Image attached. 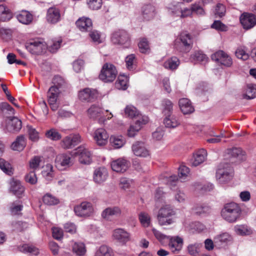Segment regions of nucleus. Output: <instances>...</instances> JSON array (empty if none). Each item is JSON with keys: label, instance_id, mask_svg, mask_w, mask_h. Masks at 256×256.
I'll list each match as a JSON object with an SVG mask.
<instances>
[{"label": "nucleus", "instance_id": "26", "mask_svg": "<svg viewBox=\"0 0 256 256\" xmlns=\"http://www.w3.org/2000/svg\"><path fill=\"white\" fill-rule=\"evenodd\" d=\"M108 177V172L104 167L96 168L94 172V180L97 184H102L106 180Z\"/></svg>", "mask_w": 256, "mask_h": 256}, {"label": "nucleus", "instance_id": "3", "mask_svg": "<svg viewBox=\"0 0 256 256\" xmlns=\"http://www.w3.org/2000/svg\"><path fill=\"white\" fill-rule=\"evenodd\" d=\"M242 209L240 206L235 202L226 204L221 210L222 218L229 223H234L240 218Z\"/></svg>", "mask_w": 256, "mask_h": 256}, {"label": "nucleus", "instance_id": "52", "mask_svg": "<svg viewBox=\"0 0 256 256\" xmlns=\"http://www.w3.org/2000/svg\"><path fill=\"white\" fill-rule=\"evenodd\" d=\"M0 168L8 175L10 176L13 174L10 164L2 158H0Z\"/></svg>", "mask_w": 256, "mask_h": 256}, {"label": "nucleus", "instance_id": "32", "mask_svg": "<svg viewBox=\"0 0 256 256\" xmlns=\"http://www.w3.org/2000/svg\"><path fill=\"white\" fill-rule=\"evenodd\" d=\"M126 139L122 136H111L110 138V146L115 149L122 148L126 144Z\"/></svg>", "mask_w": 256, "mask_h": 256}, {"label": "nucleus", "instance_id": "53", "mask_svg": "<svg viewBox=\"0 0 256 256\" xmlns=\"http://www.w3.org/2000/svg\"><path fill=\"white\" fill-rule=\"evenodd\" d=\"M43 202L45 204L49 206L56 205L60 202L58 198L49 194H46L44 196Z\"/></svg>", "mask_w": 256, "mask_h": 256}, {"label": "nucleus", "instance_id": "20", "mask_svg": "<svg viewBox=\"0 0 256 256\" xmlns=\"http://www.w3.org/2000/svg\"><path fill=\"white\" fill-rule=\"evenodd\" d=\"M240 22L244 28L249 30L256 25V16L250 13H244L240 16Z\"/></svg>", "mask_w": 256, "mask_h": 256}, {"label": "nucleus", "instance_id": "38", "mask_svg": "<svg viewBox=\"0 0 256 256\" xmlns=\"http://www.w3.org/2000/svg\"><path fill=\"white\" fill-rule=\"evenodd\" d=\"M18 20L24 24H28L32 20V16L28 12L22 10L17 15Z\"/></svg>", "mask_w": 256, "mask_h": 256}, {"label": "nucleus", "instance_id": "16", "mask_svg": "<svg viewBox=\"0 0 256 256\" xmlns=\"http://www.w3.org/2000/svg\"><path fill=\"white\" fill-rule=\"evenodd\" d=\"M148 118L146 116H138L135 122L132 124L128 130V136L129 137L134 136L142 126L148 123Z\"/></svg>", "mask_w": 256, "mask_h": 256}, {"label": "nucleus", "instance_id": "21", "mask_svg": "<svg viewBox=\"0 0 256 256\" xmlns=\"http://www.w3.org/2000/svg\"><path fill=\"white\" fill-rule=\"evenodd\" d=\"M133 154L136 156L146 158L150 155V150L142 142H137L132 146Z\"/></svg>", "mask_w": 256, "mask_h": 256}, {"label": "nucleus", "instance_id": "42", "mask_svg": "<svg viewBox=\"0 0 256 256\" xmlns=\"http://www.w3.org/2000/svg\"><path fill=\"white\" fill-rule=\"evenodd\" d=\"M128 78L124 75L120 74L115 83L116 87L118 90H125L128 88Z\"/></svg>", "mask_w": 256, "mask_h": 256}, {"label": "nucleus", "instance_id": "64", "mask_svg": "<svg viewBox=\"0 0 256 256\" xmlns=\"http://www.w3.org/2000/svg\"><path fill=\"white\" fill-rule=\"evenodd\" d=\"M211 27L218 31L225 32L228 30V27L220 20H215Z\"/></svg>", "mask_w": 256, "mask_h": 256}, {"label": "nucleus", "instance_id": "54", "mask_svg": "<svg viewBox=\"0 0 256 256\" xmlns=\"http://www.w3.org/2000/svg\"><path fill=\"white\" fill-rule=\"evenodd\" d=\"M46 136L52 140H58L61 138L60 134L55 128H51L46 132Z\"/></svg>", "mask_w": 256, "mask_h": 256}, {"label": "nucleus", "instance_id": "23", "mask_svg": "<svg viewBox=\"0 0 256 256\" xmlns=\"http://www.w3.org/2000/svg\"><path fill=\"white\" fill-rule=\"evenodd\" d=\"M46 21L51 24H55L60 20V13L58 8L52 6L46 12Z\"/></svg>", "mask_w": 256, "mask_h": 256}, {"label": "nucleus", "instance_id": "11", "mask_svg": "<svg viewBox=\"0 0 256 256\" xmlns=\"http://www.w3.org/2000/svg\"><path fill=\"white\" fill-rule=\"evenodd\" d=\"M212 60L226 67H230L233 64L232 57L223 50H219L211 56Z\"/></svg>", "mask_w": 256, "mask_h": 256}, {"label": "nucleus", "instance_id": "47", "mask_svg": "<svg viewBox=\"0 0 256 256\" xmlns=\"http://www.w3.org/2000/svg\"><path fill=\"white\" fill-rule=\"evenodd\" d=\"M18 249L20 251L23 252H28L35 255L38 254L39 253L38 250L32 245H30L28 244H24L22 246H20L18 247Z\"/></svg>", "mask_w": 256, "mask_h": 256}, {"label": "nucleus", "instance_id": "31", "mask_svg": "<svg viewBox=\"0 0 256 256\" xmlns=\"http://www.w3.org/2000/svg\"><path fill=\"white\" fill-rule=\"evenodd\" d=\"M26 145L25 137L20 135L18 136L16 140L12 144L11 148L14 150L22 151Z\"/></svg>", "mask_w": 256, "mask_h": 256}, {"label": "nucleus", "instance_id": "58", "mask_svg": "<svg viewBox=\"0 0 256 256\" xmlns=\"http://www.w3.org/2000/svg\"><path fill=\"white\" fill-rule=\"evenodd\" d=\"M88 4L92 10H97L100 8L102 6V0H88Z\"/></svg>", "mask_w": 256, "mask_h": 256}, {"label": "nucleus", "instance_id": "18", "mask_svg": "<svg viewBox=\"0 0 256 256\" xmlns=\"http://www.w3.org/2000/svg\"><path fill=\"white\" fill-rule=\"evenodd\" d=\"M81 142L79 134H70L64 137L60 142V144L64 149L71 148Z\"/></svg>", "mask_w": 256, "mask_h": 256}, {"label": "nucleus", "instance_id": "30", "mask_svg": "<svg viewBox=\"0 0 256 256\" xmlns=\"http://www.w3.org/2000/svg\"><path fill=\"white\" fill-rule=\"evenodd\" d=\"M206 155V151L204 149L197 151L194 154L192 164L196 166L202 163L205 160Z\"/></svg>", "mask_w": 256, "mask_h": 256}, {"label": "nucleus", "instance_id": "25", "mask_svg": "<svg viewBox=\"0 0 256 256\" xmlns=\"http://www.w3.org/2000/svg\"><path fill=\"white\" fill-rule=\"evenodd\" d=\"M122 213L121 208L118 206L108 207L102 212V216L106 220H110L114 216H120Z\"/></svg>", "mask_w": 256, "mask_h": 256}, {"label": "nucleus", "instance_id": "62", "mask_svg": "<svg viewBox=\"0 0 256 256\" xmlns=\"http://www.w3.org/2000/svg\"><path fill=\"white\" fill-rule=\"evenodd\" d=\"M89 36L94 42L99 44L102 42L100 33L97 30H93L90 32Z\"/></svg>", "mask_w": 256, "mask_h": 256}, {"label": "nucleus", "instance_id": "39", "mask_svg": "<svg viewBox=\"0 0 256 256\" xmlns=\"http://www.w3.org/2000/svg\"><path fill=\"white\" fill-rule=\"evenodd\" d=\"M142 16L144 20H148L154 16V8L151 5L144 6L142 8Z\"/></svg>", "mask_w": 256, "mask_h": 256}, {"label": "nucleus", "instance_id": "22", "mask_svg": "<svg viewBox=\"0 0 256 256\" xmlns=\"http://www.w3.org/2000/svg\"><path fill=\"white\" fill-rule=\"evenodd\" d=\"M10 192L18 198H21L24 192V188L18 180L12 179L10 182Z\"/></svg>", "mask_w": 256, "mask_h": 256}, {"label": "nucleus", "instance_id": "50", "mask_svg": "<svg viewBox=\"0 0 256 256\" xmlns=\"http://www.w3.org/2000/svg\"><path fill=\"white\" fill-rule=\"evenodd\" d=\"M157 219L160 226H168L174 222V218L158 214Z\"/></svg>", "mask_w": 256, "mask_h": 256}, {"label": "nucleus", "instance_id": "60", "mask_svg": "<svg viewBox=\"0 0 256 256\" xmlns=\"http://www.w3.org/2000/svg\"><path fill=\"white\" fill-rule=\"evenodd\" d=\"M42 161L41 158L38 156H35L29 162V165L30 168L35 170L37 169Z\"/></svg>", "mask_w": 256, "mask_h": 256}, {"label": "nucleus", "instance_id": "48", "mask_svg": "<svg viewBox=\"0 0 256 256\" xmlns=\"http://www.w3.org/2000/svg\"><path fill=\"white\" fill-rule=\"evenodd\" d=\"M158 214L174 218L176 212L170 206H166L159 210Z\"/></svg>", "mask_w": 256, "mask_h": 256}, {"label": "nucleus", "instance_id": "5", "mask_svg": "<svg viewBox=\"0 0 256 256\" xmlns=\"http://www.w3.org/2000/svg\"><path fill=\"white\" fill-rule=\"evenodd\" d=\"M118 74L116 67L110 63L104 64L100 70L99 78L104 82H113Z\"/></svg>", "mask_w": 256, "mask_h": 256}, {"label": "nucleus", "instance_id": "27", "mask_svg": "<svg viewBox=\"0 0 256 256\" xmlns=\"http://www.w3.org/2000/svg\"><path fill=\"white\" fill-rule=\"evenodd\" d=\"M76 24L79 30L84 32L90 31L92 26V20L85 16L79 18Z\"/></svg>", "mask_w": 256, "mask_h": 256}, {"label": "nucleus", "instance_id": "56", "mask_svg": "<svg viewBox=\"0 0 256 256\" xmlns=\"http://www.w3.org/2000/svg\"><path fill=\"white\" fill-rule=\"evenodd\" d=\"M176 8V14L177 15L180 14V17L181 18H184L190 16L192 14V7L190 9L186 8L182 10L181 6H177Z\"/></svg>", "mask_w": 256, "mask_h": 256}, {"label": "nucleus", "instance_id": "46", "mask_svg": "<svg viewBox=\"0 0 256 256\" xmlns=\"http://www.w3.org/2000/svg\"><path fill=\"white\" fill-rule=\"evenodd\" d=\"M174 200L176 202L184 204L187 201V196L183 192L177 190L174 193Z\"/></svg>", "mask_w": 256, "mask_h": 256}, {"label": "nucleus", "instance_id": "63", "mask_svg": "<svg viewBox=\"0 0 256 256\" xmlns=\"http://www.w3.org/2000/svg\"><path fill=\"white\" fill-rule=\"evenodd\" d=\"M138 47L140 51L142 53H146L149 50V44L146 38H142L139 43Z\"/></svg>", "mask_w": 256, "mask_h": 256}, {"label": "nucleus", "instance_id": "41", "mask_svg": "<svg viewBox=\"0 0 256 256\" xmlns=\"http://www.w3.org/2000/svg\"><path fill=\"white\" fill-rule=\"evenodd\" d=\"M138 219L142 226L148 228L151 224V217L146 212H142L138 214Z\"/></svg>", "mask_w": 256, "mask_h": 256}, {"label": "nucleus", "instance_id": "17", "mask_svg": "<svg viewBox=\"0 0 256 256\" xmlns=\"http://www.w3.org/2000/svg\"><path fill=\"white\" fill-rule=\"evenodd\" d=\"M98 96L97 90L88 88L80 90L78 93V98L82 102H92L97 98Z\"/></svg>", "mask_w": 256, "mask_h": 256}, {"label": "nucleus", "instance_id": "57", "mask_svg": "<svg viewBox=\"0 0 256 256\" xmlns=\"http://www.w3.org/2000/svg\"><path fill=\"white\" fill-rule=\"evenodd\" d=\"M246 95L249 99L255 98L256 96V85L251 84H248Z\"/></svg>", "mask_w": 256, "mask_h": 256}, {"label": "nucleus", "instance_id": "40", "mask_svg": "<svg viewBox=\"0 0 256 256\" xmlns=\"http://www.w3.org/2000/svg\"><path fill=\"white\" fill-rule=\"evenodd\" d=\"M162 112L164 116H168L172 114L173 111V104L168 100H164L162 103Z\"/></svg>", "mask_w": 256, "mask_h": 256}, {"label": "nucleus", "instance_id": "44", "mask_svg": "<svg viewBox=\"0 0 256 256\" xmlns=\"http://www.w3.org/2000/svg\"><path fill=\"white\" fill-rule=\"evenodd\" d=\"M42 175L46 180H50L54 176L53 166L50 164H47L43 167Z\"/></svg>", "mask_w": 256, "mask_h": 256}, {"label": "nucleus", "instance_id": "15", "mask_svg": "<svg viewBox=\"0 0 256 256\" xmlns=\"http://www.w3.org/2000/svg\"><path fill=\"white\" fill-rule=\"evenodd\" d=\"M92 138L97 145L104 146L108 142L109 135L104 128H100L94 131Z\"/></svg>", "mask_w": 256, "mask_h": 256}, {"label": "nucleus", "instance_id": "43", "mask_svg": "<svg viewBox=\"0 0 256 256\" xmlns=\"http://www.w3.org/2000/svg\"><path fill=\"white\" fill-rule=\"evenodd\" d=\"M72 251L78 256H84L85 255L86 250L83 243L74 242L72 246Z\"/></svg>", "mask_w": 256, "mask_h": 256}, {"label": "nucleus", "instance_id": "45", "mask_svg": "<svg viewBox=\"0 0 256 256\" xmlns=\"http://www.w3.org/2000/svg\"><path fill=\"white\" fill-rule=\"evenodd\" d=\"M236 57L242 60H246L249 58V54L246 52V49L245 46H240L237 48L235 52Z\"/></svg>", "mask_w": 256, "mask_h": 256}, {"label": "nucleus", "instance_id": "33", "mask_svg": "<svg viewBox=\"0 0 256 256\" xmlns=\"http://www.w3.org/2000/svg\"><path fill=\"white\" fill-rule=\"evenodd\" d=\"M234 230L236 234L241 236L250 235L252 233V228L244 224L236 225L234 228Z\"/></svg>", "mask_w": 256, "mask_h": 256}, {"label": "nucleus", "instance_id": "28", "mask_svg": "<svg viewBox=\"0 0 256 256\" xmlns=\"http://www.w3.org/2000/svg\"><path fill=\"white\" fill-rule=\"evenodd\" d=\"M233 240L232 236L228 232H222L214 238V242L219 246L227 244L232 242Z\"/></svg>", "mask_w": 256, "mask_h": 256}, {"label": "nucleus", "instance_id": "4", "mask_svg": "<svg viewBox=\"0 0 256 256\" xmlns=\"http://www.w3.org/2000/svg\"><path fill=\"white\" fill-rule=\"evenodd\" d=\"M86 112L90 118L98 120V122L100 124H104L107 120L111 119L113 116L111 112L105 115V114L108 112V110H104L100 106L97 104H92Z\"/></svg>", "mask_w": 256, "mask_h": 256}, {"label": "nucleus", "instance_id": "36", "mask_svg": "<svg viewBox=\"0 0 256 256\" xmlns=\"http://www.w3.org/2000/svg\"><path fill=\"white\" fill-rule=\"evenodd\" d=\"M12 18V13L6 6L0 5V20L6 22Z\"/></svg>", "mask_w": 256, "mask_h": 256}, {"label": "nucleus", "instance_id": "61", "mask_svg": "<svg viewBox=\"0 0 256 256\" xmlns=\"http://www.w3.org/2000/svg\"><path fill=\"white\" fill-rule=\"evenodd\" d=\"M28 134L30 140L32 142H37L40 138L38 132L32 127L28 128Z\"/></svg>", "mask_w": 256, "mask_h": 256}, {"label": "nucleus", "instance_id": "55", "mask_svg": "<svg viewBox=\"0 0 256 256\" xmlns=\"http://www.w3.org/2000/svg\"><path fill=\"white\" fill-rule=\"evenodd\" d=\"M125 114L128 116L130 118H134L137 116V119L138 116H138V112L136 108L132 106H127L124 110Z\"/></svg>", "mask_w": 256, "mask_h": 256}, {"label": "nucleus", "instance_id": "19", "mask_svg": "<svg viewBox=\"0 0 256 256\" xmlns=\"http://www.w3.org/2000/svg\"><path fill=\"white\" fill-rule=\"evenodd\" d=\"M130 162L124 158H120L111 162L112 170L120 173H124L126 172L130 166Z\"/></svg>", "mask_w": 256, "mask_h": 256}, {"label": "nucleus", "instance_id": "8", "mask_svg": "<svg viewBox=\"0 0 256 256\" xmlns=\"http://www.w3.org/2000/svg\"><path fill=\"white\" fill-rule=\"evenodd\" d=\"M112 240L120 246H126L131 240L130 234L122 228H116L112 232Z\"/></svg>", "mask_w": 256, "mask_h": 256}, {"label": "nucleus", "instance_id": "34", "mask_svg": "<svg viewBox=\"0 0 256 256\" xmlns=\"http://www.w3.org/2000/svg\"><path fill=\"white\" fill-rule=\"evenodd\" d=\"M164 124L166 128H175L180 125V121L178 118L171 114L168 116H165Z\"/></svg>", "mask_w": 256, "mask_h": 256}, {"label": "nucleus", "instance_id": "1", "mask_svg": "<svg viewBox=\"0 0 256 256\" xmlns=\"http://www.w3.org/2000/svg\"><path fill=\"white\" fill-rule=\"evenodd\" d=\"M156 238L162 244H168L169 250L174 254H178L182 250L183 240L178 236H168L162 234L156 228L152 229Z\"/></svg>", "mask_w": 256, "mask_h": 256}, {"label": "nucleus", "instance_id": "29", "mask_svg": "<svg viewBox=\"0 0 256 256\" xmlns=\"http://www.w3.org/2000/svg\"><path fill=\"white\" fill-rule=\"evenodd\" d=\"M178 104L181 111L184 114H191L194 111V108L190 101L186 98L180 99Z\"/></svg>", "mask_w": 256, "mask_h": 256}, {"label": "nucleus", "instance_id": "59", "mask_svg": "<svg viewBox=\"0 0 256 256\" xmlns=\"http://www.w3.org/2000/svg\"><path fill=\"white\" fill-rule=\"evenodd\" d=\"M132 184V180L126 178H122L120 180V188L126 190L129 188Z\"/></svg>", "mask_w": 256, "mask_h": 256}, {"label": "nucleus", "instance_id": "6", "mask_svg": "<svg viewBox=\"0 0 256 256\" xmlns=\"http://www.w3.org/2000/svg\"><path fill=\"white\" fill-rule=\"evenodd\" d=\"M234 174L232 167L226 164L219 166L216 172V178L220 183L225 184L232 180Z\"/></svg>", "mask_w": 256, "mask_h": 256}, {"label": "nucleus", "instance_id": "35", "mask_svg": "<svg viewBox=\"0 0 256 256\" xmlns=\"http://www.w3.org/2000/svg\"><path fill=\"white\" fill-rule=\"evenodd\" d=\"M94 256H114V252L110 247L102 245L96 248Z\"/></svg>", "mask_w": 256, "mask_h": 256}, {"label": "nucleus", "instance_id": "2", "mask_svg": "<svg viewBox=\"0 0 256 256\" xmlns=\"http://www.w3.org/2000/svg\"><path fill=\"white\" fill-rule=\"evenodd\" d=\"M54 86H52L48 92V102L52 110H58L59 104L58 98L61 94V86L64 84V80L60 76H56L53 79Z\"/></svg>", "mask_w": 256, "mask_h": 256}, {"label": "nucleus", "instance_id": "49", "mask_svg": "<svg viewBox=\"0 0 256 256\" xmlns=\"http://www.w3.org/2000/svg\"><path fill=\"white\" fill-rule=\"evenodd\" d=\"M190 170L187 166L182 165L179 167L178 176L181 182L186 180L189 176Z\"/></svg>", "mask_w": 256, "mask_h": 256}, {"label": "nucleus", "instance_id": "13", "mask_svg": "<svg viewBox=\"0 0 256 256\" xmlns=\"http://www.w3.org/2000/svg\"><path fill=\"white\" fill-rule=\"evenodd\" d=\"M26 46L30 53L36 54L42 53L47 48L46 42L40 39L30 40L26 43Z\"/></svg>", "mask_w": 256, "mask_h": 256}, {"label": "nucleus", "instance_id": "37", "mask_svg": "<svg viewBox=\"0 0 256 256\" xmlns=\"http://www.w3.org/2000/svg\"><path fill=\"white\" fill-rule=\"evenodd\" d=\"M180 64L179 60L175 56L168 58L163 64L166 69L173 70H176Z\"/></svg>", "mask_w": 256, "mask_h": 256}, {"label": "nucleus", "instance_id": "10", "mask_svg": "<svg viewBox=\"0 0 256 256\" xmlns=\"http://www.w3.org/2000/svg\"><path fill=\"white\" fill-rule=\"evenodd\" d=\"M112 42L116 45L128 46L130 39L128 33L124 30H118L113 32L111 35Z\"/></svg>", "mask_w": 256, "mask_h": 256}, {"label": "nucleus", "instance_id": "12", "mask_svg": "<svg viewBox=\"0 0 256 256\" xmlns=\"http://www.w3.org/2000/svg\"><path fill=\"white\" fill-rule=\"evenodd\" d=\"M74 211L78 216L88 217L92 214L94 208L90 202H83L74 207Z\"/></svg>", "mask_w": 256, "mask_h": 256}, {"label": "nucleus", "instance_id": "51", "mask_svg": "<svg viewBox=\"0 0 256 256\" xmlns=\"http://www.w3.org/2000/svg\"><path fill=\"white\" fill-rule=\"evenodd\" d=\"M190 58L194 60L202 62H206L208 61V58L201 51H196L193 53Z\"/></svg>", "mask_w": 256, "mask_h": 256}, {"label": "nucleus", "instance_id": "14", "mask_svg": "<svg viewBox=\"0 0 256 256\" xmlns=\"http://www.w3.org/2000/svg\"><path fill=\"white\" fill-rule=\"evenodd\" d=\"M2 126L8 132H14L22 128V122L16 117L8 118L2 123Z\"/></svg>", "mask_w": 256, "mask_h": 256}, {"label": "nucleus", "instance_id": "7", "mask_svg": "<svg viewBox=\"0 0 256 256\" xmlns=\"http://www.w3.org/2000/svg\"><path fill=\"white\" fill-rule=\"evenodd\" d=\"M176 44V48L181 52L187 53L190 51L192 46V40L191 36L186 32H182L178 38Z\"/></svg>", "mask_w": 256, "mask_h": 256}, {"label": "nucleus", "instance_id": "9", "mask_svg": "<svg viewBox=\"0 0 256 256\" xmlns=\"http://www.w3.org/2000/svg\"><path fill=\"white\" fill-rule=\"evenodd\" d=\"M74 163L70 154H58L56 158V166L60 170H66L72 166Z\"/></svg>", "mask_w": 256, "mask_h": 256}, {"label": "nucleus", "instance_id": "24", "mask_svg": "<svg viewBox=\"0 0 256 256\" xmlns=\"http://www.w3.org/2000/svg\"><path fill=\"white\" fill-rule=\"evenodd\" d=\"M76 154L79 156V161L84 164H90L92 162L91 154L89 150L84 146H80L76 150Z\"/></svg>", "mask_w": 256, "mask_h": 256}]
</instances>
